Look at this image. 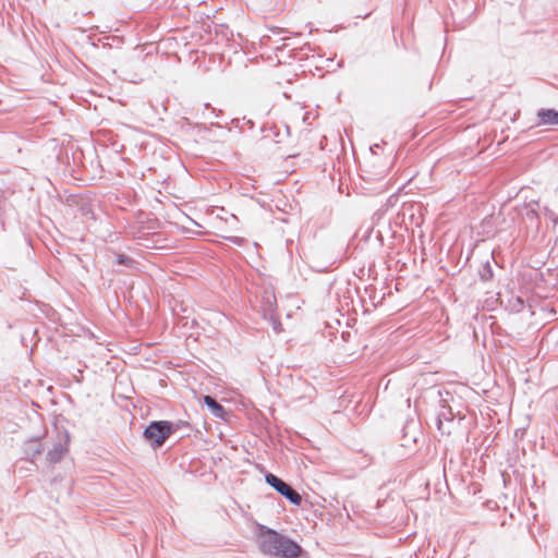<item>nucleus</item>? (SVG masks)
Instances as JSON below:
<instances>
[{
	"label": "nucleus",
	"instance_id": "6",
	"mask_svg": "<svg viewBox=\"0 0 558 558\" xmlns=\"http://www.w3.org/2000/svg\"><path fill=\"white\" fill-rule=\"evenodd\" d=\"M204 402L210 409V411L213 412V414L216 417H219V418L225 417L226 411H225L223 407L220 405L214 398H211L210 396H205Z\"/></svg>",
	"mask_w": 558,
	"mask_h": 558
},
{
	"label": "nucleus",
	"instance_id": "3",
	"mask_svg": "<svg viewBox=\"0 0 558 558\" xmlns=\"http://www.w3.org/2000/svg\"><path fill=\"white\" fill-rule=\"evenodd\" d=\"M536 125L538 126H558V110L541 109L536 114Z\"/></svg>",
	"mask_w": 558,
	"mask_h": 558
},
{
	"label": "nucleus",
	"instance_id": "1",
	"mask_svg": "<svg viewBox=\"0 0 558 558\" xmlns=\"http://www.w3.org/2000/svg\"><path fill=\"white\" fill-rule=\"evenodd\" d=\"M260 548L266 554L284 558H296L301 554L296 543L271 530L260 534Z\"/></svg>",
	"mask_w": 558,
	"mask_h": 558
},
{
	"label": "nucleus",
	"instance_id": "4",
	"mask_svg": "<svg viewBox=\"0 0 558 558\" xmlns=\"http://www.w3.org/2000/svg\"><path fill=\"white\" fill-rule=\"evenodd\" d=\"M68 452L65 444L59 442L48 452V459L51 463L59 462Z\"/></svg>",
	"mask_w": 558,
	"mask_h": 558
},
{
	"label": "nucleus",
	"instance_id": "5",
	"mask_svg": "<svg viewBox=\"0 0 558 558\" xmlns=\"http://www.w3.org/2000/svg\"><path fill=\"white\" fill-rule=\"evenodd\" d=\"M265 481L268 485H270L274 489H276L281 495H282V493L286 492V489L289 486L286 482H283L281 478H279L278 476H276L271 473H268L265 476Z\"/></svg>",
	"mask_w": 558,
	"mask_h": 558
},
{
	"label": "nucleus",
	"instance_id": "7",
	"mask_svg": "<svg viewBox=\"0 0 558 558\" xmlns=\"http://www.w3.org/2000/svg\"><path fill=\"white\" fill-rule=\"evenodd\" d=\"M282 496H284L293 505L299 506L302 502L301 495L296 490H294L291 486H288L286 492L282 493Z\"/></svg>",
	"mask_w": 558,
	"mask_h": 558
},
{
	"label": "nucleus",
	"instance_id": "2",
	"mask_svg": "<svg viewBox=\"0 0 558 558\" xmlns=\"http://www.w3.org/2000/svg\"><path fill=\"white\" fill-rule=\"evenodd\" d=\"M173 425L168 421H158L150 423L145 432L144 437L155 447H160L167 438L172 434Z\"/></svg>",
	"mask_w": 558,
	"mask_h": 558
},
{
	"label": "nucleus",
	"instance_id": "8",
	"mask_svg": "<svg viewBox=\"0 0 558 558\" xmlns=\"http://www.w3.org/2000/svg\"><path fill=\"white\" fill-rule=\"evenodd\" d=\"M117 263L119 265L130 266L133 262H132V259H130L129 257H126L124 255H119Z\"/></svg>",
	"mask_w": 558,
	"mask_h": 558
}]
</instances>
